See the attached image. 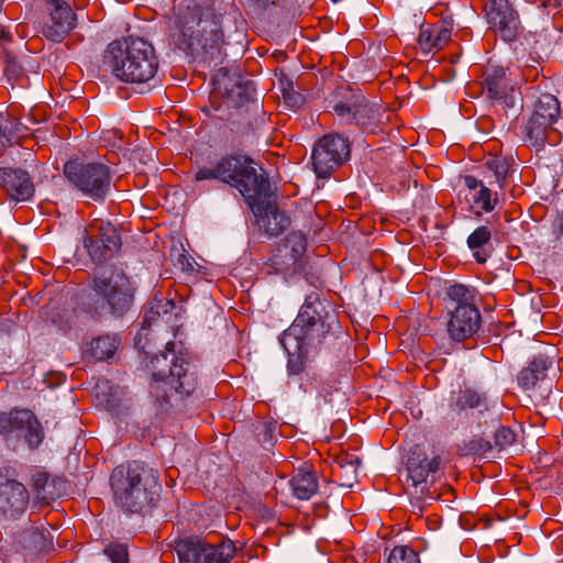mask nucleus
<instances>
[{"instance_id":"50","label":"nucleus","mask_w":563,"mask_h":563,"mask_svg":"<svg viewBox=\"0 0 563 563\" xmlns=\"http://www.w3.org/2000/svg\"><path fill=\"white\" fill-rule=\"evenodd\" d=\"M562 437H563V429H562Z\"/></svg>"},{"instance_id":"2","label":"nucleus","mask_w":563,"mask_h":563,"mask_svg":"<svg viewBox=\"0 0 563 563\" xmlns=\"http://www.w3.org/2000/svg\"><path fill=\"white\" fill-rule=\"evenodd\" d=\"M170 38L176 47L188 54L219 53L224 44L223 15L210 0H191L184 9H178Z\"/></svg>"},{"instance_id":"12","label":"nucleus","mask_w":563,"mask_h":563,"mask_svg":"<svg viewBox=\"0 0 563 563\" xmlns=\"http://www.w3.org/2000/svg\"><path fill=\"white\" fill-rule=\"evenodd\" d=\"M306 236L301 232L289 233L266 262L267 273L282 275L285 279L300 275L306 267Z\"/></svg>"},{"instance_id":"17","label":"nucleus","mask_w":563,"mask_h":563,"mask_svg":"<svg viewBox=\"0 0 563 563\" xmlns=\"http://www.w3.org/2000/svg\"><path fill=\"white\" fill-rule=\"evenodd\" d=\"M0 434L23 438L30 449L37 448L44 440L43 428L31 410L13 409L0 413Z\"/></svg>"},{"instance_id":"3","label":"nucleus","mask_w":563,"mask_h":563,"mask_svg":"<svg viewBox=\"0 0 563 563\" xmlns=\"http://www.w3.org/2000/svg\"><path fill=\"white\" fill-rule=\"evenodd\" d=\"M102 65L120 81L144 84L154 78L159 62L150 42L129 36L109 43Z\"/></svg>"},{"instance_id":"14","label":"nucleus","mask_w":563,"mask_h":563,"mask_svg":"<svg viewBox=\"0 0 563 563\" xmlns=\"http://www.w3.org/2000/svg\"><path fill=\"white\" fill-rule=\"evenodd\" d=\"M351 148L347 139L340 134H327L321 137L312 151V165L319 178H328L350 157Z\"/></svg>"},{"instance_id":"27","label":"nucleus","mask_w":563,"mask_h":563,"mask_svg":"<svg viewBox=\"0 0 563 563\" xmlns=\"http://www.w3.org/2000/svg\"><path fill=\"white\" fill-rule=\"evenodd\" d=\"M553 366V361L542 354L533 356L528 366L522 368L518 376V385L525 389H532L538 382L547 377V372Z\"/></svg>"},{"instance_id":"46","label":"nucleus","mask_w":563,"mask_h":563,"mask_svg":"<svg viewBox=\"0 0 563 563\" xmlns=\"http://www.w3.org/2000/svg\"><path fill=\"white\" fill-rule=\"evenodd\" d=\"M155 316H159V312L158 311H154L153 308L150 309V311H147L144 316V320H143V323L145 322H148L150 320H153Z\"/></svg>"},{"instance_id":"21","label":"nucleus","mask_w":563,"mask_h":563,"mask_svg":"<svg viewBox=\"0 0 563 563\" xmlns=\"http://www.w3.org/2000/svg\"><path fill=\"white\" fill-rule=\"evenodd\" d=\"M464 185L470 190L474 207L479 208L486 213L495 210L503 194L498 187L493 185L492 177L478 179L473 175H467L464 177Z\"/></svg>"},{"instance_id":"15","label":"nucleus","mask_w":563,"mask_h":563,"mask_svg":"<svg viewBox=\"0 0 563 563\" xmlns=\"http://www.w3.org/2000/svg\"><path fill=\"white\" fill-rule=\"evenodd\" d=\"M481 85L486 98L505 111L517 106L522 107L520 92L515 88L504 67L488 64L483 70Z\"/></svg>"},{"instance_id":"28","label":"nucleus","mask_w":563,"mask_h":563,"mask_svg":"<svg viewBox=\"0 0 563 563\" xmlns=\"http://www.w3.org/2000/svg\"><path fill=\"white\" fill-rule=\"evenodd\" d=\"M29 129L10 113H0V136L3 145L20 144L27 137Z\"/></svg>"},{"instance_id":"25","label":"nucleus","mask_w":563,"mask_h":563,"mask_svg":"<svg viewBox=\"0 0 563 563\" xmlns=\"http://www.w3.org/2000/svg\"><path fill=\"white\" fill-rule=\"evenodd\" d=\"M453 31L451 20H441L435 24L422 26L418 36V44L422 52L440 51L448 45Z\"/></svg>"},{"instance_id":"4","label":"nucleus","mask_w":563,"mask_h":563,"mask_svg":"<svg viewBox=\"0 0 563 563\" xmlns=\"http://www.w3.org/2000/svg\"><path fill=\"white\" fill-rule=\"evenodd\" d=\"M134 288L122 272H102L92 276L87 285L80 309L89 320L120 318L132 307Z\"/></svg>"},{"instance_id":"11","label":"nucleus","mask_w":563,"mask_h":563,"mask_svg":"<svg viewBox=\"0 0 563 563\" xmlns=\"http://www.w3.org/2000/svg\"><path fill=\"white\" fill-rule=\"evenodd\" d=\"M336 95L342 99L333 104V112L347 123H355L362 130L374 133L380 124V106L368 102L362 93L349 88L341 87Z\"/></svg>"},{"instance_id":"22","label":"nucleus","mask_w":563,"mask_h":563,"mask_svg":"<svg viewBox=\"0 0 563 563\" xmlns=\"http://www.w3.org/2000/svg\"><path fill=\"white\" fill-rule=\"evenodd\" d=\"M554 124L553 121L531 113L522 130L523 140L537 151L542 150L547 143L554 145L561 137Z\"/></svg>"},{"instance_id":"19","label":"nucleus","mask_w":563,"mask_h":563,"mask_svg":"<svg viewBox=\"0 0 563 563\" xmlns=\"http://www.w3.org/2000/svg\"><path fill=\"white\" fill-rule=\"evenodd\" d=\"M29 501V490L16 479L15 470L0 467V514L15 519L26 510Z\"/></svg>"},{"instance_id":"1","label":"nucleus","mask_w":563,"mask_h":563,"mask_svg":"<svg viewBox=\"0 0 563 563\" xmlns=\"http://www.w3.org/2000/svg\"><path fill=\"white\" fill-rule=\"evenodd\" d=\"M334 322L329 305L320 299L318 292L309 294L295 321L280 338V344L289 356L287 367L290 374L297 375L305 369L307 360L317 354Z\"/></svg>"},{"instance_id":"38","label":"nucleus","mask_w":563,"mask_h":563,"mask_svg":"<svg viewBox=\"0 0 563 563\" xmlns=\"http://www.w3.org/2000/svg\"><path fill=\"white\" fill-rule=\"evenodd\" d=\"M49 485L51 478L47 473L37 472L33 475V489L40 499L48 500L54 498L53 493L47 489Z\"/></svg>"},{"instance_id":"34","label":"nucleus","mask_w":563,"mask_h":563,"mask_svg":"<svg viewBox=\"0 0 563 563\" xmlns=\"http://www.w3.org/2000/svg\"><path fill=\"white\" fill-rule=\"evenodd\" d=\"M119 344L120 340L117 335H100L90 342L86 353L96 361H106L114 355Z\"/></svg>"},{"instance_id":"16","label":"nucleus","mask_w":563,"mask_h":563,"mask_svg":"<svg viewBox=\"0 0 563 563\" xmlns=\"http://www.w3.org/2000/svg\"><path fill=\"white\" fill-rule=\"evenodd\" d=\"M121 245V236L110 222L95 220L85 229L84 246L95 263L111 260Z\"/></svg>"},{"instance_id":"45","label":"nucleus","mask_w":563,"mask_h":563,"mask_svg":"<svg viewBox=\"0 0 563 563\" xmlns=\"http://www.w3.org/2000/svg\"><path fill=\"white\" fill-rule=\"evenodd\" d=\"M543 8L556 9L561 7V0H539Z\"/></svg>"},{"instance_id":"18","label":"nucleus","mask_w":563,"mask_h":563,"mask_svg":"<svg viewBox=\"0 0 563 563\" xmlns=\"http://www.w3.org/2000/svg\"><path fill=\"white\" fill-rule=\"evenodd\" d=\"M489 29L505 42H514L522 31L519 13L509 0H488L484 7Z\"/></svg>"},{"instance_id":"47","label":"nucleus","mask_w":563,"mask_h":563,"mask_svg":"<svg viewBox=\"0 0 563 563\" xmlns=\"http://www.w3.org/2000/svg\"><path fill=\"white\" fill-rule=\"evenodd\" d=\"M46 3L48 5V10H51L52 8H56L57 4H67V2L62 0H46Z\"/></svg>"},{"instance_id":"20","label":"nucleus","mask_w":563,"mask_h":563,"mask_svg":"<svg viewBox=\"0 0 563 563\" xmlns=\"http://www.w3.org/2000/svg\"><path fill=\"white\" fill-rule=\"evenodd\" d=\"M449 314L446 331L454 342L472 338L481 328L482 314L478 308L451 309Z\"/></svg>"},{"instance_id":"6","label":"nucleus","mask_w":563,"mask_h":563,"mask_svg":"<svg viewBox=\"0 0 563 563\" xmlns=\"http://www.w3.org/2000/svg\"><path fill=\"white\" fill-rule=\"evenodd\" d=\"M110 483L117 505L133 514L151 508L162 490L158 472L136 461L115 467Z\"/></svg>"},{"instance_id":"23","label":"nucleus","mask_w":563,"mask_h":563,"mask_svg":"<svg viewBox=\"0 0 563 563\" xmlns=\"http://www.w3.org/2000/svg\"><path fill=\"white\" fill-rule=\"evenodd\" d=\"M0 186L15 201H26L34 194L33 181L22 168L0 167Z\"/></svg>"},{"instance_id":"5","label":"nucleus","mask_w":563,"mask_h":563,"mask_svg":"<svg viewBox=\"0 0 563 563\" xmlns=\"http://www.w3.org/2000/svg\"><path fill=\"white\" fill-rule=\"evenodd\" d=\"M174 347V342H167L166 352L151 356L145 364L151 374L150 391L162 401H166L172 391L180 397L192 395L200 380L197 365L176 356Z\"/></svg>"},{"instance_id":"7","label":"nucleus","mask_w":563,"mask_h":563,"mask_svg":"<svg viewBox=\"0 0 563 563\" xmlns=\"http://www.w3.org/2000/svg\"><path fill=\"white\" fill-rule=\"evenodd\" d=\"M245 191V202L254 213L260 229L268 236H277L289 227V217L269 200L271 184L263 173Z\"/></svg>"},{"instance_id":"8","label":"nucleus","mask_w":563,"mask_h":563,"mask_svg":"<svg viewBox=\"0 0 563 563\" xmlns=\"http://www.w3.org/2000/svg\"><path fill=\"white\" fill-rule=\"evenodd\" d=\"M441 463L439 454L429 456L418 446L410 451L406 463V485L412 496L419 500L438 499L437 490L431 492V487L442 475Z\"/></svg>"},{"instance_id":"48","label":"nucleus","mask_w":563,"mask_h":563,"mask_svg":"<svg viewBox=\"0 0 563 563\" xmlns=\"http://www.w3.org/2000/svg\"><path fill=\"white\" fill-rule=\"evenodd\" d=\"M0 40L10 41L11 40L10 34L4 32V31H2L1 35H0Z\"/></svg>"},{"instance_id":"32","label":"nucleus","mask_w":563,"mask_h":563,"mask_svg":"<svg viewBox=\"0 0 563 563\" xmlns=\"http://www.w3.org/2000/svg\"><path fill=\"white\" fill-rule=\"evenodd\" d=\"M47 320L56 325L59 330L67 332L71 329L76 317V310L66 305L59 303L57 300H52L46 307Z\"/></svg>"},{"instance_id":"41","label":"nucleus","mask_w":563,"mask_h":563,"mask_svg":"<svg viewBox=\"0 0 563 563\" xmlns=\"http://www.w3.org/2000/svg\"><path fill=\"white\" fill-rule=\"evenodd\" d=\"M494 440L495 446L501 451L516 442V433L509 427L501 426L496 430Z\"/></svg>"},{"instance_id":"39","label":"nucleus","mask_w":563,"mask_h":563,"mask_svg":"<svg viewBox=\"0 0 563 563\" xmlns=\"http://www.w3.org/2000/svg\"><path fill=\"white\" fill-rule=\"evenodd\" d=\"M493 444L482 437H475L466 443V449L470 453L483 457H488L489 453L493 452Z\"/></svg>"},{"instance_id":"49","label":"nucleus","mask_w":563,"mask_h":563,"mask_svg":"<svg viewBox=\"0 0 563 563\" xmlns=\"http://www.w3.org/2000/svg\"><path fill=\"white\" fill-rule=\"evenodd\" d=\"M560 232L563 233V211H562V214L560 217Z\"/></svg>"},{"instance_id":"24","label":"nucleus","mask_w":563,"mask_h":563,"mask_svg":"<svg viewBox=\"0 0 563 563\" xmlns=\"http://www.w3.org/2000/svg\"><path fill=\"white\" fill-rule=\"evenodd\" d=\"M76 13L67 4H57L49 10V23L43 26V35L52 41L59 43L76 26Z\"/></svg>"},{"instance_id":"42","label":"nucleus","mask_w":563,"mask_h":563,"mask_svg":"<svg viewBox=\"0 0 563 563\" xmlns=\"http://www.w3.org/2000/svg\"><path fill=\"white\" fill-rule=\"evenodd\" d=\"M276 434V423L275 422H264L262 424V431L258 433L260 441L263 443L272 444Z\"/></svg>"},{"instance_id":"40","label":"nucleus","mask_w":563,"mask_h":563,"mask_svg":"<svg viewBox=\"0 0 563 563\" xmlns=\"http://www.w3.org/2000/svg\"><path fill=\"white\" fill-rule=\"evenodd\" d=\"M103 553L112 563H129V553L125 544L111 543L104 548Z\"/></svg>"},{"instance_id":"9","label":"nucleus","mask_w":563,"mask_h":563,"mask_svg":"<svg viewBox=\"0 0 563 563\" xmlns=\"http://www.w3.org/2000/svg\"><path fill=\"white\" fill-rule=\"evenodd\" d=\"M63 172L68 181L85 197L96 202L106 200L112 183L110 168L106 164L68 161Z\"/></svg>"},{"instance_id":"33","label":"nucleus","mask_w":563,"mask_h":563,"mask_svg":"<svg viewBox=\"0 0 563 563\" xmlns=\"http://www.w3.org/2000/svg\"><path fill=\"white\" fill-rule=\"evenodd\" d=\"M450 408L454 412H461L466 409H488L487 397L475 389L465 388L460 390L457 396L451 402Z\"/></svg>"},{"instance_id":"43","label":"nucleus","mask_w":563,"mask_h":563,"mask_svg":"<svg viewBox=\"0 0 563 563\" xmlns=\"http://www.w3.org/2000/svg\"><path fill=\"white\" fill-rule=\"evenodd\" d=\"M233 95H236L241 100L247 99V89L241 84H236L229 92V98H232Z\"/></svg>"},{"instance_id":"44","label":"nucleus","mask_w":563,"mask_h":563,"mask_svg":"<svg viewBox=\"0 0 563 563\" xmlns=\"http://www.w3.org/2000/svg\"><path fill=\"white\" fill-rule=\"evenodd\" d=\"M249 1L260 9H266L271 5H275L279 0H249Z\"/></svg>"},{"instance_id":"36","label":"nucleus","mask_w":563,"mask_h":563,"mask_svg":"<svg viewBox=\"0 0 563 563\" xmlns=\"http://www.w3.org/2000/svg\"><path fill=\"white\" fill-rule=\"evenodd\" d=\"M490 239L492 230L486 225L476 228L467 238V246L475 251L474 257L479 264H484L487 261V257L477 250L486 245Z\"/></svg>"},{"instance_id":"31","label":"nucleus","mask_w":563,"mask_h":563,"mask_svg":"<svg viewBox=\"0 0 563 563\" xmlns=\"http://www.w3.org/2000/svg\"><path fill=\"white\" fill-rule=\"evenodd\" d=\"M445 296L453 306L452 309L477 308L475 287L453 283L445 287Z\"/></svg>"},{"instance_id":"29","label":"nucleus","mask_w":563,"mask_h":563,"mask_svg":"<svg viewBox=\"0 0 563 563\" xmlns=\"http://www.w3.org/2000/svg\"><path fill=\"white\" fill-rule=\"evenodd\" d=\"M514 159L511 157L506 156H495L489 158L485 163V168L489 174H486L484 177H492L493 185L498 187L500 191L507 185L508 179L511 177L514 173Z\"/></svg>"},{"instance_id":"13","label":"nucleus","mask_w":563,"mask_h":563,"mask_svg":"<svg viewBox=\"0 0 563 563\" xmlns=\"http://www.w3.org/2000/svg\"><path fill=\"white\" fill-rule=\"evenodd\" d=\"M175 551L179 563H230L236 549L231 540L211 544L198 538H185L176 541Z\"/></svg>"},{"instance_id":"35","label":"nucleus","mask_w":563,"mask_h":563,"mask_svg":"<svg viewBox=\"0 0 563 563\" xmlns=\"http://www.w3.org/2000/svg\"><path fill=\"white\" fill-rule=\"evenodd\" d=\"M294 495L301 500L310 499L318 490V479L314 473L299 471L290 481Z\"/></svg>"},{"instance_id":"10","label":"nucleus","mask_w":563,"mask_h":563,"mask_svg":"<svg viewBox=\"0 0 563 563\" xmlns=\"http://www.w3.org/2000/svg\"><path fill=\"white\" fill-rule=\"evenodd\" d=\"M253 159L245 155L222 157L213 167L200 168L195 180L219 179L235 187L242 196L246 194L261 173H257Z\"/></svg>"},{"instance_id":"37","label":"nucleus","mask_w":563,"mask_h":563,"mask_svg":"<svg viewBox=\"0 0 563 563\" xmlns=\"http://www.w3.org/2000/svg\"><path fill=\"white\" fill-rule=\"evenodd\" d=\"M387 563H421L419 554L408 545H396L389 552Z\"/></svg>"},{"instance_id":"30","label":"nucleus","mask_w":563,"mask_h":563,"mask_svg":"<svg viewBox=\"0 0 563 563\" xmlns=\"http://www.w3.org/2000/svg\"><path fill=\"white\" fill-rule=\"evenodd\" d=\"M336 470L334 474L340 484L345 487H353L357 482V471L361 465V459L353 453H342L336 460Z\"/></svg>"},{"instance_id":"26","label":"nucleus","mask_w":563,"mask_h":563,"mask_svg":"<svg viewBox=\"0 0 563 563\" xmlns=\"http://www.w3.org/2000/svg\"><path fill=\"white\" fill-rule=\"evenodd\" d=\"M551 85L552 81L544 78L538 86L533 87L536 100L532 104V113L556 123L561 115V103L558 97L548 90Z\"/></svg>"}]
</instances>
